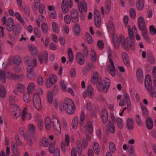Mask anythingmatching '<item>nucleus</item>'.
<instances>
[{"label":"nucleus","mask_w":156,"mask_h":156,"mask_svg":"<svg viewBox=\"0 0 156 156\" xmlns=\"http://www.w3.org/2000/svg\"><path fill=\"white\" fill-rule=\"evenodd\" d=\"M60 109L61 112L65 110L69 114H73L75 111V106L73 101L70 99H66L64 103L60 102L59 103Z\"/></svg>","instance_id":"obj_1"},{"label":"nucleus","mask_w":156,"mask_h":156,"mask_svg":"<svg viewBox=\"0 0 156 156\" xmlns=\"http://www.w3.org/2000/svg\"><path fill=\"white\" fill-rule=\"evenodd\" d=\"M128 31L129 36L126 38L127 42V45H128V47L132 50H134L135 48L134 39L133 33L131 29V27L128 25Z\"/></svg>","instance_id":"obj_2"},{"label":"nucleus","mask_w":156,"mask_h":156,"mask_svg":"<svg viewBox=\"0 0 156 156\" xmlns=\"http://www.w3.org/2000/svg\"><path fill=\"white\" fill-rule=\"evenodd\" d=\"M73 1L69 0H63L62 3V9L63 13L65 14L68 12L69 9L71 8L73 6Z\"/></svg>","instance_id":"obj_3"},{"label":"nucleus","mask_w":156,"mask_h":156,"mask_svg":"<svg viewBox=\"0 0 156 156\" xmlns=\"http://www.w3.org/2000/svg\"><path fill=\"white\" fill-rule=\"evenodd\" d=\"M108 59L109 60L111 65H108L107 66V70L109 71L110 74L112 76L115 75V68L113 62L112 60V57L111 52H109L108 54Z\"/></svg>","instance_id":"obj_4"},{"label":"nucleus","mask_w":156,"mask_h":156,"mask_svg":"<svg viewBox=\"0 0 156 156\" xmlns=\"http://www.w3.org/2000/svg\"><path fill=\"white\" fill-rule=\"evenodd\" d=\"M33 102L34 106L38 110L40 111L42 109V105L40 96L37 94L34 96Z\"/></svg>","instance_id":"obj_5"},{"label":"nucleus","mask_w":156,"mask_h":156,"mask_svg":"<svg viewBox=\"0 0 156 156\" xmlns=\"http://www.w3.org/2000/svg\"><path fill=\"white\" fill-rule=\"evenodd\" d=\"M70 16L73 23H78L79 20V14L78 11L76 9H72L70 11Z\"/></svg>","instance_id":"obj_6"},{"label":"nucleus","mask_w":156,"mask_h":156,"mask_svg":"<svg viewBox=\"0 0 156 156\" xmlns=\"http://www.w3.org/2000/svg\"><path fill=\"white\" fill-rule=\"evenodd\" d=\"M145 86L147 91H151V89L154 88L152 86L151 77L149 74H147L146 76L145 81Z\"/></svg>","instance_id":"obj_7"},{"label":"nucleus","mask_w":156,"mask_h":156,"mask_svg":"<svg viewBox=\"0 0 156 156\" xmlns=\"http://www.w3.org/2000/svg\"><path fill=\"white\" fill-rule=\"evenodd\" d=\"M78 7L80 13H83V12H86L87 11V5L84 0H83L80 3H78Z\"/></svg>","instance_id":"obj_8"},{"label":"nucleus","mask_w":156,"mask_h":156,"mask_svg":"<svg viewBox=\"0 0 156 156\" xmlns=\"http://www.w3.org/2000/svg\"><path fill=\"white\" fill-rule=\"evenodd\" d=\"M36 127L32 124H29L28 126L27 133L30 137L33 138L34 137L35 134Z\"/></svg>","instance_id":"obj_9"},{"label":"nucleus","mask_w":156,"mask_h":156,"mask_svg":"<svg viewBox=\"0 0 156 156\" xmlns=\"http://www.w3.org/2000/svg\"><path fill=\"white\" fill-rule=\"evenodd\" d=\"M91 82L94 85L97 83H98L102 82L101 77H99L98 74L97 72H94L93 73L92 78L91 80Z\"/></svg>","instance_id":"obj_10"},{"label":"nucleus","mask_w":156,"mask_h":156,"mask_svg":"<svg viewBox=\"0 0 156 156\" xmlns=\"http://www.w3.org/2000/svg\"><path fill=\"white\" fill-rule=\"evenodd\" d=\"M65 142L62 141L61 143V148L62 152L64 153L66 151L65 146H69V137L68 135H65Z\"/></svg>","instance_id":"obj_11"},{"label":"nucleus","mask_w":156,"mask_h":156,"mask_svg":"<svg viewBox=\"0 0 156 156\" xmlns=\"http://www.w3.org/2000/svg\"><path fill=\"white\" fill-rule=\"evenodd\" d=\"M38 57L41 64H43V61L46 64H47L48 59V54L47 52H44L42 55L38 56Z\"/></svg>","instance_id":"obj_12"},{"label":"nucleus","mask_w":156,"mask_h":156,"mask_svg":"<svg viewBox=\"0 0 156 156\" xmlns=\"http://www.w3.org/2000/svg\"><path fill=\"white\" fill-rule=\"evenodd\" d=\"M24 61L27 66L30 65L32 64H34L35 67H36L37 65V62L36 59L34 58L32 59L28 56L25 57Z\"/></svg>","instance_id":"obj_13"},{"label":"nucleus","mask_w":156,"mask_h":156,"mask_svg":"<svg viewBox=\"0 0 156 156\" xmlns=\"http://www.w3.org/2000/svg\"><path fill=\"white\" fill-rule=\"evenodd\" d=\"M122 57L123 61L125 65L127 67L130 66V62L128 55L125 52L122 53Z\"/></svg>","instance_id":"obj_14"},{"label":"nucleus","mask_w":156,"mask_h":156,"mask_svg":"<svg viewBox=\"0 0 156 156\" xmlns=\"http://www.w3.org/2000/svg\"><path fill=\"white\" fill-rule=\"evenodd\" d=\"M76 60L77 62L80 65H82L84 63V56L81 53H78L76 56Z\"/></svg>","instance_id":"obj_15"},{"label":"nucleus","mask_w":156,"mask_h":156,"mask_svg":"<svg viewBox=\"0 0 156 156\" xmlns=\"http://www.w3.org/2000/svg\"><path fill=\"white\" fill-rule=\"evenodd\" d=\"M123 99H122L123 101H125L126 103L127 107L128 108H130L131 104L129 96L128 93H125L123 95Z\"/></svg>","instance_id":"obj_16"},{"label":"nucleus","mask_w":156,"mask_h":156,"mask_svg":"<svg viewBox=\"0 0 156 156\" xmlns=\"http://www.w3.org/2000/svg\"><path fill=\"white\" fill-rule=\"evenodd\" d=\"M27 108H25L23 111V113L22 115V118L23 121H24L25 120H29L31 117V114L29 113H27Z\"/></svg>","instance_id":"obj_17"},{"label":"nucleus","mask_w":156,"mask_h":156,"mask_svg":"<svg viewBox=\"0 0 156 156\" xmlns=\"http://www.w3.org/2000/svg\"><path fill=\"white\" fill-rule=\"evenodd\" d=\"M119 38L120 42L122 45V47L126 51H128L129 49L128 48V45L126 44V41L124 37L122 34H121L120 35Z\"/></svg>","instance_id":"obj_18"},{"label":"nucleus","mask_w":156,"mask_h":156,"mask_svg":"<svg viewBox=\"0 0 156 156\" xmlns=\"http://www.w3.org/2000/svg\"><path fill=\"white\" fill-rule=\"evenodd\" d=\"M14 24V20L13 19L12 17L9 18L8 19L7 23V29L8 31L11 32L12 31Z\"/></svg>","instance_id":"obj_19"},{"label":"nucleus","mask_w":156,"mask_h":156,"mask_svg":"<svg viewBox=\"0 0 156 156\" xmlns=\"http://www.w3.org/2000/svg\"><path fill=\"white\" fill-rule=\"evenodd\" d=\"M101 118L103 123L106 124L108 120V113L107 111L105 109H104L102 112Z\"/></svg>","instance_id":"obj_20"},{"label":"nucleus","mask_w":156,"mask_h":156,"mask_svg":"<svg viewBox=\"0 0 156 156\" xmlns=\"http://www.w3.org/2000/svg\"><path fill=\"white\" fill-rule=\"evenodd\" d=\"M144 0H137L136 3V8L139 10H141L144 8Z\"/></svg>","instance_id":"obj_21"},{"label":"nucleus","mask_w":156,"mask_h":156,"mask_svg":"<svg viewBox=\"0 0 156 156\" xmlns=\"http://www.w3.org/2000/svg\"><path fill=\"white\" fill-rule=\"evenodd\" d=\"M134 120L132 118H129L126 120V126L129 130H132L133 128Z\"/></svg>","instance_id":"obj_22"},{"label":"nucleus","mask_w":156,"mask_h":156,"mask_svg":"<svg viewBox=\"0 0 156 156\" xmlns=\"http://www.w3.org/2000/svg\"><path fill=\"white\" fill-rule=\"evenodd\" d=\"M146 122L147 129L150 130L152 129L153 126V122L151 118L147 117L146 119Z\"/></svg>","instance_id":"obj_23"},{"label":"nucleus","mask_w":156,"mask_h":156,"mask_svg":"<svg viewBox=\"0 0 156 156\" xmlns=\"http://www.w3.org/2000/svg\"><path fill=\"white\" fill-rule=\"evenodd\" d=\"M137 77L139 82L141 83L142 80L143 78V73L142 69L138 68L137 70Z\"/></svg>","instance_id":"obj_24"},{"label":"nucleus","mask_w":156,"mask_h":156,"mask_svg":"<svg viewBox=\"0 0 156 156\" xmlns=\"http://www.w3.org/2000/svg\"><path fill=\"white\" fill-rule=\"evenodd\" d=\"M73 31L75 36H78L80 33V28L79 25L77 23L74 25Z\"/></svg>","instance_id":"obj_25"},{"label":"nucleus","mask_w":156,"mask_h":156,"mask_svg":"<svg viewBox=\"0 0 156 156\" xmlns=\"http://www.w3.org/2000/svg\"><path fill=\"white\" fill-rule=\"evenodd\" d=\"M53 127L57 131L56 133L58 134H60L61 132V128L59 121H56L54 123H53Z\"/></svg>","instance_id":"obj_26"},{"label":"nucleus","mask_w":156,"mask_h":156,"mask_svg":"<svg viewBox=\"0 0 156 156\" xmlns=\"http://www.w3.org/2000/svg\"><path fill=\"white\" fill-rule=\"evenodd\" d=\"M6 95V90L2 84H0V97L2 98H4Z\"/></svg>","instance_id":"obj_27"},{"label":"nucleus","mask_w":156,"mask_h":156,"mask_svg":"<svg viewBox=\"0 0 156 156\" xmlns=\"http://www.w3.org/2000/svg\"><path fill=\"white\" fill-rule=\"evenodd\" d=\"M12 29L14 34L15 35H18L19 34L21 30V27L20 24H15L12 27Z\"/></svg>","instance_id":"obj_28"},{"label":"nucleus","mask_w":156,"mask_h":156,"mask_svg":"<svg viewBox=\"0 0 156 156\" xmlns=\"http://www.w3.org/2000/svg\"><path fill=\"white\" fill-rule=\"evenodd\" d=\"M11 146L12 151L13 154L15 155H17L18 153V147L15 142H12L11 143Z\"/></svg>","instance_id":"obj_29"},{"label":"nucleus","mask_w":156,"mask_h":156,"mask_svg":"<svg viewBox=\"0 0 156 156\" xmlns=\"http://www.w3.org/2000/svg\"><path fill=\"white\" fill-rule=\"evenodd\" d=\"M78 118L77 116H75L74 117L72 122V126L73 129L75 130L77 127L78 124Z\"/></svg>","instance_id":"obj_30"},{"label":"nucleus","mask_w":156,"mask_h":156,"mask_svg":"<svg viewBox=\"0 0 156 156\" xmlns=\"http://www.w3.org/2000/svg\"><path fill=\"white\" fill-rule=\"evenodd\" d=\"M108 130L111 133H113L115 132V127L112 123L110 121H109V124L108 125Z\"/></svg>","instance_id":"obj_31"},{"label":"nucleus","mask_w":156,"mask_h":156,"mask_svg":"<svg viewBox=\"0 0 156 156\" xmlns=\"http://www.w3.org/2000/svg\"><path fill=\"white\" fill-rule=\"evenodd\" d=\"M0 81L4 83L6 82L5 73L4 71L2 70H0Z\"/></svg>","instance_id":"obj_32"},{"label":"nucleus","mask_w":156,"mask_h":156,"mask_svg":"<svg viewBox=\"0 0 156 156\" xmlns=\"http://www.w3.org/2000/svg\"><path fill=\"white\" fill-rule=\"evenodd\" d=\"M82 144L81 142L78 140H77L76 147L77 150V152L79 155H80L82 154Z\"/></svg>","instance_id":"obj_33"},{"label":"nucleus","mask_w":156,"mask_h":156,"mask_svg":"<svg viewBox=\"0 0 156 156\" xmlns=\"http://www.w3.org/2000/svg\"><path fill=\"white\" fill-rule=\"evenodd\" d=\"M45 125L47 130H49L51 128V122L50 118L47 117L46 119Z\"/></svg>","instance_id":"obj_34"},{"label":"nucleus","mask_w":156,"mask_h":156,"mask_svg":"<svg viewBox=\"0 0 156 156\" xmlns=\"http://www.w3.org/2000/svg\"><path fill=\"white\" fill-rule=\"evenodd\" d=\"M93 150L95 153L98 155L99 153V145L97 142H94V143L93 146Z\"/></svg>","instance_id":"obj_35"},{"label":"nucleus","mask_w":156,"mask_h":156,"mask_svg":"<svg viewBox=\"0 0 156 156\" xmlns=\"http://www.w3.org/2000/svg\"><path fill=\"white\" fill-rule=\"evenodd\" d=\"M68 55L69 62H72L73 60V55L72 49L71 48H69L68 49Z\"/></svg>","instance_id":"obj_36"},{"label":"nucleus","mask_w":156,"mask_h":156,"mask_svg":"<svg viewBox=\"0 0 156 156\" xmlns=\"http://www.w3.org/2000/svg\"><path fill=\"white\" fill-rule=\"evenodd\" d=\"M109 151L112 153H114L116 151V147L115 144L112 142L109 143Z\"/></svg>","instance_id":"obj_37"},{"label":"nucleus","mask_w":156,"mask_h":156,"mask_svg":"<svg viewBox=\"0 0 156 156\" xmlns=\"http://www.w3.org/2000/svg\"><path fill=\"white\" fill-rule=\"evenodd\" d=\"M52 27L53 30L56 33H58L59 32V29L58 24L54 22L52 23Z\"/></svg>","instance_id":"obj_38"},{"label":"nucleus","mask_w":156,"mask_h":156,"mask_svg":"<svg viewBox=\"0 0 156 156\" xmlns=\"http://www.w3.org/2000/svg\"><path fill=\"white\" fill-rule=\"evenodd\" d=\"M47 98L48 102L51 104L53 99V95L51 91H49L48 92Z\"/></svg>","instance_id":"obj_39"},{"label":"nucleus","mask_w":156,"mask_h":156,"mask_svg":"<svg viewBox=\"0 0 156 156\" xmlns=\"http://www.w3.org/2000/svg\"><path fill=\"white\" fill-rule=\"evenodd\" d=\"M117 126L120 129H122L123 127V123L122 119L119 118H117L116 119Z\"/></svg>","instance_id":"obj_40"},{"label":"nucleus","mask_w":156,"mask_h":156,"mask_svg":"<svg viewBox=\"0 0 156 156\" xmlns=\"http://www.w3.org/2000/svg\"><path fill=\"white\" fill-rule=\"evenodd\" d=\"M21 58L18 55L15 56L13 58V62L14 64L20 65L21 63Z\"/></svg>","instance_id":"obj_41"},{"label":"nucleus","mask_w":156,"mask_h":156,"mask_svg":"<svg viewBox=\"0 0 156 156\" xmlns=\"http://www.w3.org/2000/svg\"><path fill=\"white\" fill-rule=\"evenodd\" d=\"M16 87L18 90L20 92H23L25 89V86L21 83H18L16 85Z\"/></svg>","instance_id":"obj_42"},{"label":"nucleus","mask_w":156,"mask_h":156,"mask_svg":"<svg viewBox=\"0 0 156 156\" xmlns=\"http://www.w3.org/2000/svg\"><path fill=\"white\" fill-rule=\"evenodd\" d=\"M23 99L25 102L29 103L30 101V95L27 93H24L23 95Z\"/></svg>","instance_id":"obj_43"},{"label":"nucleus","mask_w":156,"mask_h":156,"mask_svg":"<svg viewBox=\"0 0 156 156\" xmlns=\"http://www.w3.org/2000/svg\"><path fill=\"white\" fill-rule=\"evenodd\" d=\"M27 76L29 79L31 80H33L36 77L34 72H28Z\"/></svg>","instance_id":"obj_44"},{"label":"nucleus","mask_w":156,"mask_h":156,"mask_svg":"<svg viewBox=\"0 0 156 156\" xmlns=\"http://www.w3.org/2000/svg\"><path fill=\"white\" fill-rule=\"evenodd\" d=\"M55 146L54 143H51L48 147V151L51 154H54L55 149H54V147Z\"/></svg>","instance_id":"obj_45"},{"label":"nucleus","mask_w":156,"mask_h":156,"mask_svg":"<svg viewBox=\"0 0 156 156\" xmlns=\"http://www.w3.org/2000/svg\"><path fill=\"white\" fill-rule=\"evenodd\" d=\"M129 14L131 18L134 19L136 18V12L135 10L133 8H131L130 9L129 11Z\"/></svg>","instance_id":"obj_46"},{"label":"nucleus","mask_w":156,"mask_h":156,"mask_svg":"<svg viewBox=\"0 0 156 156\" xmlns=\"http://www.w3.org/2000/svg\"><path fill=\"white\" fill-rule=\"evenodd\" d=\"M105 13L108 14L110 11L111 9V4L109 1H108L106 3Z\"/></svg>","instance_id":"obj_47"},{"label":"nucleus","mask_w":156,"mask_h":156,"mask_svg":"<svg viewBox=\"0 0 156 156\" xmlns=\"http://www.w3.org/2000/svg\"><path fill=\"white\" fill-rule=\"evenodd\" d=\"M142 35L144 38L148 42L149 41V39L147 34V30H142Z\"/></svg>","instance_id":"obj_48"},{"label":"nucleus","mask_w":156,"mask_h":156,"mask_svg":"<svg viewBox=\"0 0 156 156\" xmlns=\"http://www.w3.org/2000/svg\"><path fill=\"white\" fill-rule=\"evenodd\" d=\"M80 119V125L82 126L83 124L84 121L85 119V114L84 112L83 111H82L81 112Z\"/></svg>","instance_id":"obj_49"},{"label":"nucleus","mask_w":156,"mask_h":156,"mask_svg":"<svg viewBox=\"0 0 156 156\" xmlns=\"http://www.w3.org/2000/svg\"><path fill=\"white\" fill-rule=\"evenodd\" d=\"M147 58L148 62L150 63L154 64L155 63L154 58L151 54L148 55Z\"/></svg>","instance_id":"obj_50"},{"label":"nucleus","mask_w":156,"mask_h":156,"mask_svg":"<svg viewBox=\"0 0 156 156\" xmlns=\"http://www.w3.org/2000/svg\"><path fill=\"white\" fill-rule=\"evenodd\" d=\"M34 83L32 82L29 84L27 88L28 93L30 94L31 93L32 91L34 90Z\"/></svg>","instance_id":"obj_51"},{"label":"nucleus","mask_w":156,"mask_h":156,"mask_svg":"<svg viewBox=\"0 0 156 156\" xmlns=\"http://www.w3.org/2000/svg\"><path fill=\"white\" fill-rule=\"evenodd\" d=\"M17 98L14 96H11L9 98V102L11 105H14V103L17 101Z\"/></svg>","instance_id":"obj_52"},{"label":"nucleus","mask_w":156,"mask_h":156,"mask_svg":"<svg viewBox=\"0 0 156 156\" xmlns=\"http://www.w3.org/2000/svg\"><path fill=\"white\" fill-rule=\"evenodd\" d=\"M23 10L25 14L27 16H30V9L27 5H25L23 7Z\"/></svg>","instance_id":"obj_53"},{"label":"nucleus","mask_w":156,"mask_h":156,"mask_svg":"<svg viewBox=\"0 0 156 156\" xmlns=\"http://www.w3.org/2000/svg\"><path fill=\"white\" fill-rule=\"evenodd\" d=\"M135 120L136 121V124L138 126H140L142 125V121L139 115L136 114V115Z\"/></svg>","instance_id":"obj_54"},{"label":"nucleus","mask_w":156,"mask_h":156,"mask_svg":"<svg viewBox=\"0 0 156 156\" xmlns=\"http://www.w3.org/2000/svg\"><path fill=\"white\" fill-rule=\"evenodd\" d=\"M48 27L47 24L43 23L41 24V29L43 33L44 34L47 33L48 31Z\"/></svg>","instance_id":"obj_55"},{"label":"nucleus","mask_w":156,"mask_h":156,"mask_svg":"<svg viewBox=\"0 0 156 156\" xmlns=\"http://www.w3.org/2000/svg\"><path fill=\"white\" fill-rule=\"evenodd\" d=\"M34 35L38 38H40L41 36V33L39 29L37 27H35L34 29Z\"/></svg>","instance_id":"obj_56"},{"label":"nucleus","mask_w":156,"mask_h":156,"mask_svg":"<svg viewBox=\"0 0 156 156\" xmlns=\"http://www.w3.org/2000/svg\"><path fill=\"white\" fill-rule=\"evenodd\" d=\"M64 20L65 23L67 24H69L72 21L71 17L69 14H67L65 16Z\"/></svg>","instance_id":"obj_57"},{"label":"nucleus","mask_w":156,"mask_h":156,"mask_svg":"<svg viewBox=\"0 0 156 156\" xmlns=\"http://www.w3.org/2000/svg\"><path fill=\"white\" fill-rule=\"evenodd\" d=\"M108 29L109 33L111 34H113L114 33L115 31V27L112 24H110L108 27Z\"/></svg>","instance_id":"obj_58"},{"label":"nucleus","mask_w":156,"mask_h":156,"mask_svg":"<svg viewBox=\"0 0 156 156\" xmlns=\"http://www.w3.org/2000/svg\"><path fill=\"white\" fill-rule=\"evenodd\" d=\"M91 55L92 56L91 60L93 61H95L97 59V55L96 52L94 49H92L91 51Z\"/></svg>","instance_id":"obj_59"},{"label":"nucleus","mask_w":156,"mask_h":156,"mask_svg":"<svg viewBox=\"0 0 156 156\" xmlns=\"http://www.w3.org/2000/svg\"><path fill=\"white\" fill-rule=\"evenodd\" d=\"M95 24L97 27L100 28L101 25V18H95Z\"/></svg>","instance_id":"obj_60"},{"label":"nucleus","mask_w":156,"mask_h":156,"mask_svg":"<svg viewBox=\"0 0 156 156\" xmlns=\"http://www.w3.org/2000/svg\"><path fill=\"white\" fill-rule=\"evenodd\" d=\"M48 79L51 80L52 84H54L57 82V76L55 75L50 76Z\"/></svg>","instance_id":"obj_61"},{"label":"nucleus","mask_w":156,"mask_h":156,"mask_svg":"<svg viewBox=\"0 0 156 156\" xmlns=\"http://www.w3.org/2000/svg\"><path fill=\"white\" fill-rule=\"evenodd\" d=\"M104 44L102 40H99L97 43V46L98 48L101 50L104 47Z\"/></svg>","instance_id":"obj_62"},{"label":"nucleus","mask_w":156,"mask_h":156,"mask_svg":"<svg viewBox=\"0 0 156 156\" xmlns=\"http://www.w3.org/2000/svg\"><path fill=\"white\" fill-rule=\"evenodd\" d=\"M87 129L88 132L90 134H91L93 132V128L91 122H89L87 123Z\"/></svg>","instance_id":"obj_63"},{"label":"nucleus","mask_w":156,"mask_h":156,"mask_svg":"<svg viewBox=\"0 0 156 156\" xmlns=\"http://www.w3.org/2000/svg\"><path fill=\"white\" fill-rule=\"evenodd\" d=\"M149 31L152 35H154L156 34V29L152 25L150 26Z\"/></svg>","instance_id":"obj_64"}]
</instances>
